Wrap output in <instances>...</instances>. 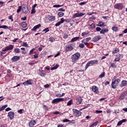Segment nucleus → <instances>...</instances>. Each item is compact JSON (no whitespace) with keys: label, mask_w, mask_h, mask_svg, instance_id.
Instances as JSON below:
<instances>
[{"label":"nucleus","mask_w":127,"mask_h":127,"mask_svg":"<svg viewBox=\"0 0 127 127\" xmlns=\"http://www.w3.org/2000/svg\"><path fill=\"white\" fill-rule=\"evenodd\" d=\"M111 67H112V68H116L117 67V64H111Z\"/></svg>","instance_id":"obj_47"},{"label":"nucleus","mask_w":127,"mask_h":127,"mask_svg":"<svg viewBox=\"0 0 127 127\" xmlns=\"http://www.w3.org/2000/svg\"><path fill=\"white\" fill-rule=\"evenodd\" d=\"M121 82V79H117L115 80H112V83H114V84H116V85H119V83Z\"/></svg>","instance_id":"obj_23"},{"label":"nucleus","mask_w":127,"mask_h":127,"mask_svg":"<svg viewBox=\"0 0 127 127\" xmlns=\"http://www.w3.org/2000/svg\"><path fill=\"white\" fill-rule=\"evenodd\" d=\"M36 12V11H35V8H33L31 10V13L32 14V13H35Z\"/></svg>","instance_id":"obj_51"},{"label":"nucleus","mask_w":127,"mask_h":127,"mask_svg":"<svg viewBox=\"0 0 127 127\" xmlns=\"http://www.w3.org/2000/svg\"><path fill=\"white\" fill-rule=\"evenodd\" d=\"M48 31H49V28H45V29H44L43 30V32H45V33H46L48 32Z\"/></svg>","instance_id":"obj_40"},{"label":"nucleus","mask_w":127,"mask_h":127,"mask_svg":"<svg viewBox=\"0 0 127 127\" xmlns=\"http://www.w3.org/2000/svg\"><path fill=\"white\" fill-rule=\"evenodd\" d=\"M20 51V50L19 48L14 49V52H15V53H19Z\"/></svg>","instance_id":"obj_39"},{"label":"nucleus","mask_w":127,"mask_h":127,"mask_svg":"<svg viewBox=\"0 0 127 127\" xmlns=\"http://www.w3.org/2000/svg\"><path fill=\"white\" fill-rule=\"evenodd\" d=\"M22 10L23 11V13H28V6H27L26 4H23L22 5Z\"/></svg>","instance_id":"obj_3"},{"label":"nucleus","mask_w":127,"mask_h":127,"mask_svg":"<svg viewBox=\"0 0 127 127\" xmlns=\"http://www.w3.org/2000/svg\"><path fill=\"white\" fill-rule=\"evenodd\" d=\"M79 47L80 48H84L85 47V45H84V44L81 43V44H79Z\"/></svg>","instance_id":"obj_44"},{"label":"nucleus","mask_w":127,"mask_h":127,"mask_svg":"<svg viewBox=\"0 0 127 127\" xmlns=\"http://www.w3.org/2000/svg\"><path fill=\"white\" fill-rule=\"evenodd\" d=\"M60 102H64V98H56L52 100L53 104H58Z\"/></svg>","instance_id":"obj_6"},{"label":"nucleus","mask_w":127,"mask_h":127,"mask_svg":"<svg viewBox=\"0 0 127 127\" xmlns=\"http://www.w3.org/2000/svg\"><path fill=\"white\" fill-rule=\"evenodd\" d=\"M39 74L41 77H44V76L46 75V74L44 73V71L43 70L41 71Z\"/></svg>","instance_id":"obj_28"},{"label":"nucleus","mask_w":127,"mask_h":127,"mask_svg":"<svg viewBox=\"0 0 127 127\" xmlns=\"http://www.w3.org/2000/svg\"><path fill=\"white\" fill-rule=\"evenodd\" d=\"M35 124H36V121L34 120H32L29 123V127H32L33 126L35 125Z\"/></svg>","instance_id":"obj_17"},{"label":"nucleus","mask_w":127,"mask_h":127,"mask_svg":"<svg viewBox=\"0 0 127 127\" xmlns=\"http://www.w3.org/2000/svg\"><path fill=\"white\" fill-rule=\"evenodd\" d=\"M8 19H10L11 21H13V18L12 17V15H10L8 17Z\"/></svg>","instance_id":"obj_50"},{"label":"nucleus","mask_w":127,"mask_h":127,"mask_svg":"<svg viewBox=\"0 0 127 127\" xmlns=\"http://www.w3.org/2000/svg\"><path fill=\"white\" fill-rule=\"evenodd\" d=\"M46 18H47L48 20H49V21H54L56 19L55 16H51L50 15L47 16Z\"/></svg>","instance_id":"obj_12"},{"label":"nucleus","mask_w":127,"mask_h":127,"mask_svg":"<svg viewBox=\"0 0 127 127\" xmlns=\"http://www.w3.org/2000/svg\"><path fill=\"white\" fill-rule=\"evenodd\" d=\"M78 39H80V37H74L71 40V41L69 42V43H70V42H74L75 41H77Z\"/></svg>","instance_id":"obj_24"},{"label":"nucleus","mask_w":127,"mask_h":127,"mask_svg":"<svg viewBox=\"0 0 127 127\" xmlns=\"http://www.w3.org/2000/svg\"><path fill=\"white\" fill-rule=\"evenodd\" d=\"M126 86H127V80H122L121 84L120 85V87L123 88V87H126Z\"/></svg>","instance_id":"obj_14"},{"label":"nucleus","mask_w":127,"mask_h":127,"mask_svg":"<svg viewBox=\"0 0 127 127\" xmlns=\"http://www.w3.org/2000/svg\"><path fill=\"white\" fill-rule=\"evenodd\" d=\"M100 39H101V36H97L93 38L92 41L93 42H97V41H99Z\"/></svg>","instance_id":"obj_15"},{"label":"nucleus","mask_w":127,"mask_h":127,"mask_svg":"<svg viewBox=\"0 0 127 127\" xmlns=\"http://www.w3.org/2000/svg\"><path fill=\"white\" fill-rule=\"evenodd\" d=\"M50 39V41H51V42H54V41H55V39H54V38L53 37H51L49 38Z\"/></svg>","instance_id":"obj_43"},{"label":"nucleus","mask_w":127,"mask_h":127,"mask_svg":"<svg viewBox=\"0 0 127 127\" xmlns=\"http://www.w3.org/2000/svg\"><path fill=\"white\" fill-rule=\"evenodd\" d=\"M112 30H113V31H115V32H117V31H118V27L117 26H113L112 27Z\"/></svg>","instance_id":"obj_34"},{"label":"nucleus","mask_w":127,"mask_h":127,"mask_svg":"<svg viewBox=\"0 0 127 127\" xmlns=\"http://www.w3.org/2000/svg\"><path fill=\"white\" fill-rule=\"evenodd\" d=\"M61 6H63V5H54L53 7H61Z\"/></svg>","instance_id":"obj_45"},{"label":"nucleus","mask_w":127,"mask_h":127,"mask_svg":"<svg viewBox=\"0 0 127 127\" xmlns=\"http://www.w3.org/2000/svg\"><path fill=\"white\" fill-rule=\"evenodd\" d=\"M44 107V109H45V110H47V111H48V107H47V106L44 105H43Z\"/></svg>","instance_id":"obj_60"},{"label":"nucleus","mask_w":127,"mask_h":127,"mask_svg":"<svg viewBox=\"0 0 127 127\" xmlns=\"http://www.w3.org/2000/svg\"><path fill=\"white\" fill-rule=\"evenodd\" d=\"M63 123H69L70 120H68L67 119H65L63 121Z\"/></svg>","instance_id":"obj_49"},{"label":"nucleus","mask_w":127,"mask_h":127,"mask_svg":"<svg viewBox=\"0 0 127 127\" xmlns=\"http://www.w3.org/2000/svg\"><path fill=\"white\" fill-rule=\"evenodd\" d=\"M111 86L113 89H116L117 86H118V85L115 84V82H112Z\"/></svg>","instance_id":"obj_29"},{"label":"nucleus","mask_w":127,"mask_h":127,"mask_svg":"<svg viewBox=\"0 0 127 127\" xmlns=\"http://www.w3.org/2000/svg\"><path fill=\"white\" fill-rule=\"evenodd\" d=\"M69 73H70L71 76H73V75H75V73H76V72L75 71V70L72 69L69 71Z\"/></svg>","instance_id":"obj_36"},{"label":"nucleus","mask_w":127,"mask_h":127,"mask_svg":"<svg viewBox=\"0 0 127 127\" xmlns=\"http://www.w3.org/2000/svg\"><path fill=\"white\" fill-rule=\"evenodd\" d=\"M41 27V24H39L36 26H35L33 29H32V31H36V30L38 29L40 27Z\"/></svg>","instance_id":"obj_18"},{"label":"nucleus","mask_w":127,"mask_h":127,"mask_svg":"<svg viewBox=\"0 0 127 127\" xmlns=\"http://www.w3.org/2000/svg\"><path fill=\"white\" fill-rule=\"evenodd\" d=\"M105 74L106 72H105V71H103L102 73L99 75V78H103V77H105Z\"/></svg>","instance_id":"obj_38"},{"label":"nucleus","mask_w":127,"mask_h":127,"mask_svg":"<svg viewBox=\"0 0 127 127\" xmlns=\"http://www.w3.org/2000/svg\"><path fill=\"white\" fill-rule=\"evenodd\" d=\"M95 113H96V114H101V113H103V111L102 110H96Z\"/></svg>","instance_id":"obj_52"},{"label":"nucleus","mask_w":127,"mask_h":127,"mask_svg":"<svg viewBox=\"0 0 127 127\" xmlns=\"http://www.w3.org/2000/svg\"><path fill=\"white\" fill-rule=\"evenodd\" d=\"M73 48L72 46V45L69 43V44H67L65 46V51L66 52H69V51H72Z\"/></svg>","instance_id":"obj_5"},{"label":"nucleus","mask_w":127,"mask_h":127,"mask_svg":"<svg viewBox=\"0 0 127 127\" xmlns=\"http://www.w3.org/2000/svg\"><path fill=\"white\" fill-rule=\"evenodd\" d=\"M23 111V109H20L18 111L17 113H18V114H20V115H21V114H22Z\"/></svg>","instance_id":"obj_54"},{"label":"nucleus","mask_w":127,"mask_h":127,"mask_svg":"<svg viewBox=\"0 0 127 127\" xmlns=\"http://www.w3.org/2000/svg\"><path fill=\"white\" fill-rule=\"evenodd\" d=\"M59 67V64H58L56 65V66L52 67L51 68V70H56V69H57L58 67Z\"/></svg>","instance_id":"obj_30"},{"label":"nucleus","mask_w":127,"mask_h":127,"mask_svg":"<svg viewBox=\"0 0 127 127\" xmlns=\"http://www.w3.org/2000/svg\"><path fill=\"white\" fill-rule=\"evenodd\" d=\"M91 39H92V38L91 37L86 38V39L82 40L81 42L82 43H85V42H89Z\"/></svg>","instance_id":"obj_19"},{"label":"nucleus","mask_w":127,"mask_h":127,"mask_svg":"<svg viewBox=\"0 0 127 127\" xmlns=\"http://www.w3.org/2000/svg\"><path fill=\"white\" fill-rule=\"evenodd\" d=\"M83 15H85V13H79V12H78L72 15V18H76V17H80V16H83Z\"/></svg>","instance_id":"obj_7"},{"label":"nucleus","mask_w":127,"mask_h":127,"mask_svg":"<svg viewBox=\"0 0 127 127\" xmlns=\"http://www.w3.org/2000/svg\"><path fill=\"white\" fill-rule=\"evenodd\" d=\"M33 82H32V79H28L23 83L24 86H28L29 85H32Z\"/></svg>","instance_id":"obj_8"},{"label":"nucleus","mask_w":127,"mask_h":127,"mask_svg":"<svg viewBox=\"0 0 127 127\" xmlns=\"http://www.w3.org/2000/svg\"><path fill=\"white\" fill-rule=\"evenodd\" d=\"M109 32V30L108 29H102L100 31V34H105V33H108Z\"/></svg>","instance_id":"obj_20"},{"label":"nucleus","mask_w":127,"mask_h":127,"mask_svg":"<svg viewBox=\"0 0 127 127\" xmlns=\"http://www.w3.org/2000/svg\"><path fill=\"white\" fill-rule=\"evenodd\" d=\"M75 120H72V121H70L69 120V124H75Z\"/></svg>","instance_id":"obj_64"},{"label":"nucleus","mask_w":127,"mask_h":127,"mask_svg":"<svg viewBox=\"0 0 127 127\" xmlns=\"http://www.w3.org/2000/svg\"><path fill=\"white\" fill-rule=\"evenodd\" d=\"M96 25L97 26H100V27H102V26H106V23L103 22V21H99L98 24Z\"/></svg>","instance_id":"obj_16"},{"label":"nucleus","mask_w":127,"mask_h":127,"mask_svg":"<svg viewBox=\"0 0 127 127\" xmlns=\"http://www.w3.org/2000/svg\"><path fill=\"white\" fill-rule=\"evenodd\" d=\"M87 3V2L84 1V2H81L80 3H79V5H84V4H86Z\"/></svg>","instance_id":"obj_46"},{"label":"nucleus","mask_w":127,"mask_h":127,"mask_svg":"<svg viewBox=\"0 0 127 127\" xmlns=\"http://www.w3.org/2000/svg\"><path fill=\"white\" fill-rule=\"evenodd\" d=\"M63 38H64V39H67V38H68V35L64 34L63 36Z\"/></svg>","instance_id":"obj_57"},{"label":"nucleus","mask_w":127,"mask_h":127,"mask_svg":"<svg viewBox=\"0 0 127 127\" xmlns=\"http://www.w3.org/2000/svg\"><path fill=\"white\" fill-rule=\"evenodd\" d=\"M81 56V54L79 53H76L71 56V60L72 62H76L77 60L80 59V57Z\"/></svg>","instance_id":"obj_2"},{"label":"nucleus","mask_w":127,"mask_h":127,"mask_svg":"<svg viewBox=\"0 0 127 127\" xmlns=\"http://www.w3.org/2000/svg\"><path fill=\"white\" fill-rule=\"evenodd\" d=\"M20 60V57L18 56H14L11 59V61L12 62H17L18 60Z\"/></svg>","instance_id":"obj_10"},{"label":"nucleus","mask_w":127,"mask_h":127,"mask_svg":"<svg viewBox=\"0 0 127 127\" xmlns=\"http://www.w3.org/2000/svg\"><path fill=\"white\" fill-rule=\"evenodd\" d=\"M126 97V93H123L119 97V100H124Z\"/></svg>","instance_id":"obj_25"},{"label":"nucleus","mask_w":127,"mask_h":127,"mask_svg":"<svg viewBox=\"0 0 127 127\" xmlns=\"http://www.w3.org/2000/svg\"><path fill=\"white\" fill-rule=\"evenodd\" d=\"M72 100H69L67 103V106H71V105H72Z\"/></svg>","instance_id":"obj_41"},{"label":"nucleus","mask_w":127,"mask_h":127,"mask_svg":"<svg viewBox=\"0 0 127 127\" xmlns=\"http://www.w3.org/2000/svg\"><path fill=\"white\" fill-rule=\"evenodd\" d=\"M72 112H73L74 114L76 115V117H80V116L82 115V112H81L80 111H78L77 109H72Z\"/></svg>","instance_id":"obj_9"},{"label":"nucleus","mask_w":127,"mask_h":127,"mask_svg":"<svg viewBox=\"0 0 127 127\" xmlns=\"http://www.w3.org/2000/svg\"><path fill=\"white\" fill-rule=\"evenodd\" d=\"M21 26H22V27H26V26H27V23H26V22H22L20 23Z\"/></svg>","instance_id":"obj_27"},{"label":"nucleus","mask_w":127,"mask_h":127,"mask_svg":"<svg viewBox=\"0 0 127 127\" xmlns=\"http://www.w3.org/2000/svg\"><path fill=\"white\" fill-rule=\"evenodd\" d=\"M88 34H89V32H84L81 33V36H87Z\"/></svg>","instance_id":"obj_35"},{"label":"nucleus","mask_w":127,"mask_h":127,"mask_svg":"<svg viewBox=\"0 0 127 127\" xmlns=\"http://www.w3.org/2000/svg\"><path fill=\"white\" fill-rule=\"evenodd\" d=\"M92 90L95 94H99V88L95 85L92 86Z\"/></svg>","instance_id":"obj_11"},{"label":"nucleus","mask_w":127,"mask_h":127,"mask_svg":"<svg viewBox=\"0 0 127 127\" xmlns=\"http://www.w3.org/2000/svg\"><path fill=\"white\" fill-rule=\"evenodd\" d=\"M8 117L10 118V120H13V118H14V112H9L8 113Z\"/></svg>","instance_id":"obj_13"},{"label":"nucleus","mask_w":127,"mask_h":127,"mask_svg":"<svg viewBox=\"0 0 127 127\" xmlns=\"http://www.w3.org/2000/svg\"><path fill=\"white\" fill-rule=\"evenodd\" d=\"M6 47V50H12L13 49L14 46L12 45H9L8 46L5 47Z\"/></svg>","instance_id":"obj_21"},{"label":"nucleus","mask_w":127,"mask_h":127,"mask_svg":"<svg viewBox=\"0 0 127 127\" xmlns=\"http://www.w3.org/2000/svg\"><path fill=\"white\" fill-rule=\"evenodd\" d=\"M0 28H3L4 29H10L11 27H8L6 25H2V26H0Z\"/></svg>","instance_id":"obj_26"},{"label":"nucleus","mask_w":127,"mask_h":127,"mask_svg":"<svg viewBox=\"0 0 127 127\" xmlns=\"http://www.w3.org/2000/svg\"><path fill=\"white\" fill-rule=\"evenodd\" d=\"M60 22L61 23H63L64 22H65V20H64V18H62L61 19V21H60Z\"/></svg>","instance_id":"obj_56"},{"label":"nucleus","mask_w":127,"mask_h":127,"mask_svg":"<svg viewBox=\"0 0 127 127\" xmlns=\"http://www.w3.org/2000/svg\"><path fill=\"white\" fill-rule=\"evenodd\" d=\"M23 46H24V47H28V44H27V43L26 42H23Z\"/></svg>","instance_id":"obj_42"},{"label":"nucleus","mask_w":127,"mask_h":127,"mask_svg":"<svg viewBox=\"0 0 127 127\" xmlns=\"http://www.w3.org/2000/svg\"><path fill=\"white\" fill-rule=\"evenodd\" d=\"M99 61L97 60H94L93 61H90L88 62L85 66V69H88V67H90V66H93V65H95V64H98Z\"/></svg>","instance_id":"obj_1"},{"label":"nucleus","mask_w":127,"mask_h":127,"mask_svg":"<svg viewBox=\"0 0 127 127\" xmlns=\"http://www.w3.org/2000/svg\"><path fill=\"white\" fill-rule=\"evenodd\" d=\"M54 115H63V113H60V112L59 111H57L55 112V113H54Z\"/></svg>","instance_id":"obj_48"},{"label":"nucleus","mask_w":127,"mask_h":127,"mask_svg":"<svg viewBox=\"0 0 127 127\" xmlns=\"http://www.w3.org/2000/svg\"><path fill=\"white\" fill-rule=\"evenodd\" d=\"M59 11H65V9L63 8H61L59 9Z\"/></svg>","instance_id":"obj_62"},{"label":"nucleus","mask_w":127,"mask_h":127,"mask_svg":"<svg viewBox=\"0 0 127 127\" xmlns=\"http://www.w3.org/2000/svg\"><path fill=\"white\" fill-rule=\"evenodd\" d=\"M58 15L60 17H62V16H63L64 15V13L62 12H59L58 13Z\"/></svg>","instance_id":"obj_33"},{"label":"nucleus","mask_w":127,"mask_h":127,"mask_svg":"<svg viewBox=\"0 0 127 127\" xmlns=\"http://www.w3.org/2000/svg\"><path fill=\"white\" fill-rule=\"evenodd\" d=\"M96 31H101V30H102V28L98 27L96 28Z\"/></svg>","instance_id":"obj_58"},{"label":"nucleus","mask_w":127,"mask_h":127,"mask_svg":"<svg viewBox=\"0 0 127 127\" xmlns=\"http://www.w3.org/2000/svg\"><path fill=\"white\" fill-rule=\"evenodd\" d=\"M111 112H112V111L111 110V109H107L106 111V113L107 114H111Z\"/></svg>","instance_id":"obj_59"},{"label":"nucleus","mask_w":127,"mask_h":127,"mask_svg":"<svg viewBox=\"0 0 127 127\" xmlns=\"http://www.w3.org/2000/svg\"><path fill=\"white\" fill-rule=\"evenodd\" d=\"M126 122H127V119H123L118 123L117 126H121V125L124 124V123H126Z\"/></svg>","instance_id":"obj_22"},{"label":"nucleus","mask_w":127,"mask_h":127,"mask_svg":"<svg viewBox=\"0 0 127 127\" xmlns=\"http://www.w3.org/2000/svg\"><path fill=\"white\" fill-rule=\"evenodd\" d=\"M60 24H61V23L60 22V21H59L55 24V26H59Z\"/></svg>","instance_id":"obj_61"},{"label":"nucleus","mask_w":127,"mask_h":127,"mask_svg":"<svg viewBox=\"0 0 127 127\" xmlns=\"http://www.w3.org/2000/svg\"><path fill=\"white\" fill-rule=\"evenodd\" d=\"M120 60H121L120 58H119V57H118L117 58H116L114 61H116V62H118V61H120Z\"/></svg>","instance_id":"obj_53"},{"label":"nucleus","mask_w":127,"mask_h":127,"mask_svg":"<svg viewBox=\"0 0 127 127\" xmlns=\"http://www.w3.org/2000/svg\"><path fill=\"white\" fill-rule=\"evenodd\" d=\"M7 107V105H5L3 106H2L0 108V112H1V111H3V110H4V109H5V108H6Z\"/></svg>","instance_id":"obj_32"},{"label":"nucleus","mask_w":127,"mask_h":127,"mask_svg":"<svg viewBox=\"0 0 127 127\" xmlns=\"http://www.w3.org/2000/svg\"><path fill=\"white\" fill-rule=\"evenodd\" d=\"M21 9H22V6H19L17 10V13H19V12L21 11Z\"/></svg>","instance_id":"obj_37"},{"label":"nucleus","mask_w":127,"mask_h":127,"mask_svg":"<svg viewBox=\"0 0 127 127\" xmlns=\"http://www.w3.org/2000/svg\"><path fill=\"white\" fill-rule=\"evenodd\" d=\"M119 51V49H116L114 51H113V54H115V53H118Z\"/></svg>","instance_id":"obj_55"},{"label":"nucleus","mask_w":127,"mask_h":127,"mask_svg":"<svg viewBox=\"0 0 127 127\" xmlns=\"http://www.w3.org/2000/svg\"><path fill=\"white\" fill-rule=\"evenodd\" d=\"M59 55H60V52H59L57 54H56L55 55V58L58 57V56H59Z\"/></svg>","instance_id":"obj_63"},{"label":"nucleus","mask_w":127,"mask_h":127,"mask_svg":"<svg viewBox=\"0 0 127 127\" xmlns=\"http://www.w3.org/2000/svg\"><path fill=\"white\" fill-rule=\"evenodd\" d=\"M82 100L83 99H82V97H79L77 98V101L78 102L79 105L81 104Z\"/></svg>","instance_id":"obj_31"},{"label":"nucleus","mask_w":127,"mask_h":127,"mask_svg":"<svg viewBox=\"0 0 127 127\" xmlns=\"http://www.w3.org/2000/svg\"><path fill=\"white\" fill-rule=\"evenodd\" d=\"M114 8L119 10H122L124 8V5L122 3H118L115 4Z\"/></svg>","instance_id":"obj_4"}]
</instances>
